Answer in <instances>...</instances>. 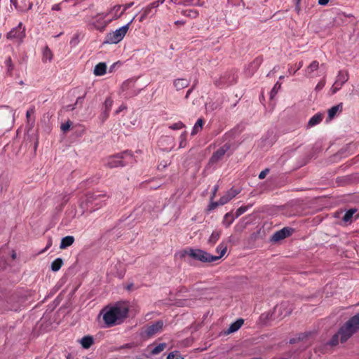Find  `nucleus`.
I'll use <instances>...</instances> for the list:
<instances>
[{"label": "nucleus", "instance_id": "f257e3e1", "mask_svg": "<svg viewBox=\"0 0 359 359\" xmlns=\"http://www.w3.org/2000/svg\"><path fill=\"white\" fill-rule=\"evenodd\" d=\"M129 308L123 302H116L114 305L107 306L100 312L107 327L120 325L128 318Z\"/></svg>", "mask_w": 359, "mask_h": 359}, {"label": "nucleus", "instance_id": "f03ea898", "mask_svg": "<svg viewBox=\"0 0 359 359\" xmlns=\"http://www.w3.org/2000/svg\"><path fill=\"white\" fill-rule=\"evenodd\" d=\"M359 330V313L351 318L332 337L329 344L336 346L340 341H346L355 332Z\"/></svg>", "mask_w": 359, "mask_h": 359}, {"label": "nucleus", "instance_id": "7ed1b4c3", "mask_svg": "<svg viewBox=\"0 0 359 359\" xmlns=\"http://www.w3.org/2000/svg\"><path fill=\"white\" fill-rule=\"evenodd\" d=\"M109 198V196L105 191H95L88 192L81 198L80 206L83 209L89 210L92 212L104 206Z\"/></svg>", "mask_w": 359, "mask_h": 359}, {"label": "nucleus", "instance_id": "20e7f679", "mask_svg": "<svg viewBox=\"0 0 359 359\" xmlns=\"http://www.w3.org/2000/svg\"><path fill=\"white\" fill-rule=\"evenodd\" d=\"M188 255L191 259L200 261L201 262H213L219 259V257L212 255L210 253L201 249H194L188 248L184 250L181 253V257H184Z\"/></svg>", "mask_w": 359, "mask_h": 359}, {"label": "nucleus", "instance_id": "39448f33", "mask_svg": "<svg viewBox=\"0 0 359 359\" xmlns=\"http://www.w3.org/2000/svg\"><path fill=\"white\" fill-rule=\"evenodd\" d=\"M133 162V156L129 151H125L122 153L109 156L106 163V165L109 168L123 167Z\"/></svg>", "mask_w": 359, "mask_h": 359}, {"label": "nucleus", "instance_id": "423d86ee", "mask_svg": "<svg viewBox=\"0 0 359 359\" xmlns=\"http://www.w3.org/2000/svg\"><path fill=\"white\" fill-rule=\"evenodd\" d=\"M135 18V17H134L127 25L120 27L114 32L107 34L105 37V43L112 44L120 42L126 36L129 29L130 25L133 22Z\"/></svg>", "mask_w": 359, "mask_h": 359}, {"label": "nucleus", "instance_id": "0eeeda50", "mask_svg": "<svg viewBox=\"0 0 359 359\" xmlns=\"http://www.w3.org/2000/svg\"><path fill=\"white\" fill-rule=\"evenodd\" d=\"M133 4H134V2H130V3L125 4L123 6V8H122V11L121 13H118V12L120 11L121 8L122 7V6L116 5L112 8H111V10L109 11V13H107L105 14L104 13L98 14L97 15H96L95 18L97 19V21L98 22V20H100L104 19L109 14H112L113 19H115V20L118 19L126 12V11L127 9L130 8Z\"/></svg>", "mask_w": 359, "mask_h": 359}, {"label": "nucleus", "instance_id": "6e6552de", "mask_svg": "<svg viewBox=\"0 0 359 359\" xmlns=\"http://www.w3.org/2000/svg\"><path fill=\"white\" fill-rule=\"evenodd\" d=\"M348 78L349 76L347 71H339L336 80L330 90L332 94H335L338 90H339L342 88L344 84L348 81Z\"/></svg>", "mask_w": 359, "mask_h": 359}, {"label": "nucleus", "instance_id": "1a4fd4ad", "mask_svg": "<svg viewBox=\"0 0 359 359\" xmlns=\"http://www.w3.org/2000/svg\"><path fill=\"white\" fill-rule=\"evenodd\" d=\"M164 323L163 320H158L152 325H147L145 327L144 332L142 333L143 337L150 338L154 335L159 333L162 331Z\"/></svg>", "mask_w": 359, "mask_h": 359}, {"label": "nucleus", "instance_id": "9d476101", "mask_svg": "<svg viewBox=\"0 0 359 359\" xmlns=\"http://www.w3.org/2000/svg\"><path fill=\"white\" fill-rule=\"evenodd\" d=\"M25 37V27L22 25V22H20L18 25L12 29L7 34V39L16 40L17 41H22Z\"/></svg>", "mask_w": 359, "mask_h": 359}, {"label": "nucleus", "instance_id": "9b49d317", "mask_svg": "<svg viewBox=\"0 0 359 359\" xmlns=\"http://www.w3.org/2000/svg\"><path fill=\"white\" fill-rule=\"evenodd\" d=\"M230 149V146L227 144H224L215 151L209 160V165H213L220 161L224 156L226 151Z\"/></svg>", "mask_w": 359, "mask_h": 359}, {"label": "nucleus", "instance_id": "f8f14e48", "mask_svg": "<svg viewBox=\"0 0 359 359\" xmlns=\"http://www.w3.org/2000/svg\"><path fill=\"white\" fill-rule=\"evenodd\" d=\"M276 312L281 318L289 316L292 311V306L288 302H283L274 308Z\"/></svg>", "mask_w": 359, "mask_h": 359}, {"label": "nucleus", "instance_id": "ddd939ff", "mask_svg": "<svg viewBox=\"0 0 359 359\" xmlns=\"http://www.w3.org/2000/svg\"><path fill=\"white\" fill-rule=\"evenodd\" d=\"M165 0H159L156 1L151 3L147 7L143 8L142 13L140 17L139 21L142 22L146 18H147L151 13H153V10L159 6L160 4H162Z\"/></svg>", "mask_w": 359, "mask_h": 359}, {"label": "nucleus", "instance_id": "4468645a", "mask_svg": "<svg viewBox=\"0 0 359 359\" xmlns=\"http://www.w3.org/2000/svg\"><path fill=\"white\" fill-rule=\"evenodd\" d=\"M294 232V229L290 227H284L282 229L275 232L272 236L271 240L273 241H279L287 237H289Z\"/></svg>", "mask_w": 359, "mask_h": 359}, {"label": "nucleus", "instance_id": "2eb2a0df", "mask_svg": "<svg viewBox=\"0 0 359 359\" xmlns=\"http://www.w3.org/2000/svg\"><path fill=\"white\" fill-rule=\"evenodd\" d=\"M239 193H240V190H238V189H236L233 188L230 189L219 198V201L220 205L226 204L229 201H230L232 198H233Z\"/></svg>", "mask_w": 359, "mask_h": 359}, {"label": "nucleus", "instance_id": "dca6fc26", "mask_svg": "<svg viewBox=\"0 0 359 359\" xmlns=\"http://www.w3.org/2000/svg\"><path fill=\"white\" fill-rule=\"evenodd\" d=\"M11 5H13L15 8L20 12L26 11L32 8V4H26V0H11Z\"/></svg>", "mask_w": 359, "mask_h": 359}, {"label": "nucleus", "instance_id": "f3484780", "mask_svg": "<svg viewBox=\"0 0 359 359\" xmlns=\"http://www.w3.org/2000/svg\"><path fill=\"white\" fill-rule=\"evenodd\" d=\"M319 67V62L317 60H313L304 70L305 76L308 78H313L314 76L313 72L318 70Z\"/></svg>", "mask_w": 359, "mask_h": 359}, {"label": "nucleus", "instance_id": "a211bd4d", "mask_svg": "<svg viewBox=\"0 0 359 359\" xmlns=\"http://www.w3.org/2000/svg\"><path fill=\"white\" fill-rule=\"evenodd\" d=\"M189 80L184 78L176 79L173 81V86L177 90H180L189 86Z\"/></svg>", "mask_w": 359, "mask_h": 359}, {"label": "nucleus", "instance_id": "6ab92c4d", "mask_svg": "<svg viewBox=\"0 0 359 359\" xmlns=\"http://www.w3.org/2000/svg\"><path fill=\"white\" fill-rule=\"evenodd\" d=\"M244 323V320L242 318H239L236 320L234 323H231L229 327V329L225 332L226 334H231L238 331L241 326Z\"/></svg>", "mask_w": 359, "mask_h": 359}, {"label": "nucleus", "instance_id": "aec40b11", "mask_svg": "<svg viewBox=\"0 0 359 359\" xmlns=\"http://www.w3.org/2000/svg\"><path fill=\"white\" fill-rule=\"evenodd\" d=\"M343 109V104L341 102L335 106L332 107L328 110V118L330 120L334 118L338 112H341Z\"/></svg>", "mask_w": 359, "mask_h": 359}, {"label": "nucleus", "instance_id": "412c9836", "mask_svg": "<svg viewBox=\"0 0 359 359\" xmlns=\"http://www.w3.org/2000/svg\"><path fill=\"white\" fill-rule=\"evenodd\" d=\"M107 65L104 62H99L94 68V74L95 76H103L106 74Z\"/></svg>", "mask_w": 359, "mask_h": 359}, {"label": "nucleus", "instance_id": "4be33fe9", "mask_svg": "<svg viewBox=\"0 0 359 359\" xmlns=\"http://www.w3.org/2000/svg\"><path fill=\"white\" fill-rule=\"evenodd\" d=\"M74 242V238L72 236H67L64 237L60 243V248L65 249L69 246H71Z\"/></svg>", "mask_w": 359, "mask_h": 359}, {"label": "nucleus", "instance_id": "5701e85b", "mask_svg": "<svg viewBox=\"0 0 359 359\" xmlns=\"http://www.w3.org/2000/svg\"><path fill=\"white\" fill-rule=\"evenodd\" d=\"M80 343H81V346H83V348L87 349V348H89L93 344L94 339H93V337L88 335V336L83 337L81 339Z\"/></svg>", "mask_w": 359, "mask_h": 359}, {"label": "nucleus", "instance_id": "b1692460", "mask_svg": "<svg viewBox=\"0 0 359 359\" xmlns=\"http://www.w3.org/2000/svg\"><path fill=\"white\" fill-rule=\"evenodd\" d=\"M236 218V215H233L231 212H227L224 217L222 223L226 228H228L233 222Z\"/></svg>", "mask_w": 359, "mask_h": 359}, {"label": "nucleus", "instance_id": "393cba45", "mask_svg": "<svg viewBox=\"0 0 359 359\" xmlns=\"http://www.w3.org/2000/svg\"><path fill=\"white\" fill-rule=\"evenodd\" d=\"M204 123L205 121L203 118H198L192 128L191 135L194 136L196 135L200 130H201L204 125Z\"/></svg>", "mask_w": 359, "mask_h": 359}, {"label": "nucleus", "instance_id": "a878e982", "mask_svg": "<svg viewBox=\"0 0 359 359\" xmlns=\"http://www.w3.org/2000/svg\"><path fill=\"white\" fill-rule=\"evenodd\" d=\"M181 13L182 15L189 18H191V19L196 18L198 16V12L196 9L183 10L181 12Z\"/></svg>", "mask_w": 359, "mask_h": 359}, {"label": "nucleus", "instance_id": "bb28decb", "mask_svg": "<svg viewBox=\"0 0 359 359\" xmlns=\"http://www.w3.org/2000/svg\"><path fill=\"white\" fill-rule=\"evenodd\" d=\"M323 118V116L321 114H316L314 116H313L309 121V126L312 127L314 126L318 123H320Z\"/></svg>", "mask_w": 359, "mask_h": 359}, {"label": "nucleus", "instance_id": "cd10ccee", "mask_svg": "<svg viewBox=\"0 0 359 359\" xmlns=\"http://www.w3.org/2000/svg\"><path fill=\"white\" fill-rule=\"evenodd\" d=\"M53 53L50 49L46 46L43 50V57L42 60L43 62H46L47 61H50L53 58Z\"/></svg>", "mask_w": 359, "mask_h": 359}, {"label": "nucleus", "instance_id": "c85d7f7f", "mask_svg": "<svg viewBox=\"0 0 359 359\" xmlns=\"http://www.w3.org/2000/svg\"><path fill=\"white\" fill-rule=\"evenodd\" d=\"M220 236L221 231H214L208 239V243L211 245H214L219 240Z\"/></svg>", "mask_w": 359, "mask_h": 359}, {"label": "nucleus", "instance_id": "c756f323", "mask_svg": "<svg viewBox=\"0 0 359 359\" xmlns=\"http://www.w3.org/2000/svg\"><path fill=\"white\" fill-rule=\"evenodd\" d=\"M112 105H113L112 99L109 97H107L104 101V111H105V118L109 117V114L111 109Z\"/></svg>", "mask_w": 359, "mask_h": 359}, {"label": "nucleus", "instance_id": "7c9ffc66", "mask_svg": "<svg viewBox=\"0 0 359 359\" xmlns=\"http://www.w3.org/2000/svg\"><path fill=\"white\" fill-rule=\"evenodd\" d=\"M35 113V107L34 106L29 107L27 112H26V118H27V123H32L33 124L35 121V119L34 118H32V116L34 115V114Z\"/></svg>", "mask_w": 359, "mask_h": 359}, {"label": "nucleus", "instance_id": "2f4dec72", "mask_svg": "<svg viewBox=\"0 0 359 359\" xmlns=\"http://www.w3.org/2000/svg\"><path fill=\"white\" fill-rule=\"evenodd\" d=\"M63 264V261L61 258L55 259L51 264V269L53 271H57L60 269Z\"/></svg>", "mask_w": 359, "mask_h": 359}, {"label": "nucleus", "instance_id": "473e14b6", "mask_svg": "<svg viewBox=\"0 0 359 359\" xmlns=\"http://www.w3.org/2000/svg\"><path fill=\"white\" fill-rule=\"evenodd\" d=\"M356 212L355 209L348 210L344 215L342 220L345 222H351L354 213Z\"/></svg>", "mask_w": 359, "mask_h": 359}, {"label": "nucleus", "instance_id": "72a5a7b5", "mask_svg": "<svg viewBox=\"0 0 359 359\" xmlns=\"http://www.w3.org/2000/svg\"><path fill=\"white\" fill-rule=\"evenodd\" d=\"M227 250V245L224 242H222L216 248V251L219 253V259L222 257Z\"/></svg>", "mask_w": 359, "mask_h": 359}, {"label": "nucleus", "instance_id": "f704fd0d", "mask_svg": "<svg viewBox=\"0 0 359 359\" xmlns=\"http://www.w3.org/2000/svg\"><path fill=\"white\" fill-rule=\"evenodd\" d=\"M166 347V344L161 343L155 346L154 348L151 350V353L152 355H157L162 352Z\"/></svg>", "mask_w": 359, "mask_h": 359}, {"label": "nucleus", "instance_id": "c9c22d12", "mask_svg": "<svg viewBox=\"0 0 359 359\" xmlns=\"http://www.w3.org/2000/svg\"><path fill=\"white\" fill-rule=\"evenodd\" d=\"M5 64H6V68H7V73L9 75H11L12 74V71L14 69V65H13L12 60H11V57H8L6 60Z\"/></svg>", "mask_w": 359, "mask_h": 359}, {"label": "nucleus", "instance_id": "e433bc0d", "mask_svg": "<svg viewBox=\"0 0 359 359\" xmlns=\"http://www.w3.org/2000/svg\"><path fill=\"white\" fill-rule=\"evenodd\" d=\"M135 83L133 81L128 80L123 83L121 89L123 91L128 90L130 88H133L135 86Z\"/></svg>", "mask_w": 359, "mask_h": 359}, {"label": "nucleus", "instance_id": "4c0bfd02", "mask_svg": "<svg viewBox=\"0 0 359 359\" xmlns=\"http://www.w3.org/2000/svg\"><path fill=\"white\" fill-rule=\"evenodd\" d=\"M252 206V205H243V206H241L239 208H238L236 211V213H235V215H236V217H238L239 216H241V215H243L244 212H245L249 208H250Z\"/></svg>", "mask_w": 359, "mask_h": 359}, {"label": "nucleus", "instance_id": "58836bf2", "mask_svg": "<svg viewBox=\"0 0 359 359\" xmlns=\"http://www.w3.org/2000/svg\"><path fill=\"white\" fill-rule=\"evenodd\" d=\"M303 66V61H300L295 67H290L288 69V72L291 75H294L296 72L300 69Z\"/></svg>", "mask_w": 359, "mask_h": 359}, {"label": "nucleus", "instance_id": "ea45409f", "mask_svg": "<svg viewBox=\"0 0 359 359\" xmlns=\"http://www.w3.org/2000/svg\"><path fill=\"white\" fill-rule=\"evenodd\" d=\"M167 359H184V358L182 357L180 352L175 351V352L170 353L167 357Z\"/></svg>", "mask_w": 359, "mask_h": 359}, {"label": "nucleus", "instance_id": "a19ab883", "mask_svg": "<svg viewBox=\"0 0 359 359\" xmlns=\"http://www.w3.org/2000/svg\"><path fill=\"white\" fill-rule=\"evenodd\" d=\"M281 83L279 82H277L275 83L273 88H272L271 91V98H273L278 93V90L280 88Z\"/></svg>", "mask_w": 359, "mask_h": 359}, {"label": "nucleus", "instance_id": "79ce46f5", "mask_svg": "<svg viewBox=\"0 0 359 359\" xmlns=\"http://www.w3.org/2000/svg\"><path fill=\"white\" fill-rule=\"evenodd\" d=\"M184 127V125L181 121L172 124L171 126H169V128L172 130H180L183 128Z\"/></svg>", "mask_w": 359, "mask_h": 359}, {"label": "nucleus", "instance_id": "37998d69", "mask_svg": "<svg viewBox=\"0 0 359 359\" xmlns=\"http://www.w3.org/2000/svg\"><path fill=\"white\" fill-rule=\"evenodd\" d=\"M325 85V78H323V79L322 80H320V81L318 83V84L316 85V88H315V89H316V91H320V90H321L324 88Z\"/></svg>", "mask_w": 359, "mask_h": 359}, {"label": "nucleus", "instance_id": "c03bdc74", "mask_svg": "<svg viewBox=\"0 0 359 359\" xmlns=\"http://www.w3.org/2000/svg\"><path fill=\"white\" fill-rule=\"evenodd\" d=\"M186 137H187L186 132H184L181 135V136H180L181 142L180 143V147L182 148V147H185V145H186Z\"/></svg>", "mask_w": 359, "mask_h": 359}, {"label": "nucleus", "instance_id": "a18cd8bd", "mask_svg": "<svg viewBox=\"0 0 359 359\" xmlns=\"http://www.w3.org/2000/svg\"><path fill=\"white\" fill-rule=\"evenodd\" d=\"M70 126H71V122L70 121H67L65 123L62 124L61 130L64 133H66L67 131H68L69 130Z\"/></svg>", "mask_w": 359, "mask_h": 359}, {"label": "nucleus", "instance_id": "49530a36", "mask_svg": "<svg viewBox=\"0 0 359 359\" xmlns=\"http://www.w3.org/2000/svg\"><path fill=\"white\" fill-rule=\"evenodd\" d=\"M269 169H268V168H266V169H265V170H262V171L259 173V178L260 180H263V179H264V178L266 177V175L269 173Z\"/></svg>", "mask_w": 359, "mask_h": 359}, {"label": "nucleus", "instance_id": "de8ad7c7", "mask_svg": "<svg viewBox=\"0 0 359 359\" xmlns=\"http://www.w3.org/2000/svg\"><path fill=\"white\" fill-rule=\"evenodd\" d=\"M219 205H220L219 201L217 202H211L209 205V210H212Z\"/></svg>", "mask_w": 359, "mask_h": 359}, {"label": "nucleus", "instance_id": "09e8293b", "mask_svg": "<svg viewBox=\"0 0 359 359\" xmlns=\"http://www.w3.org/2000/svg\"><path fill=\"white\" fill-rule=\"evenodd\" d=\"M120 66H121L120 62H114V64H112L110 66V67L109 69V72H113L116 67H120Z\"/></svg>", "mask_w": 359, "mask_h": 359}, {"label": "nucleus", "instance_id": "8fccbe9b", "mask_svg": "<svg viewBox=\"0 0 359 359\" xmlns=\"http://www.w3.org/2000/svg\"><path fill=\"white\" fill-rule=\"evenodd\" d=\"M62 2L54 4L52 6V10L53 11H60L61 10V5H62Z\"/></svg>", "mask_w": 359, "mask_h": 359}, {"label": "nucleus", "instance_id": "3c124183", "mask_svg": "<svg viewBox=\"0 0 359 359\" xmlns=\"http://www.w3.org/2000/svg\"><path fill=\"white\" fill-rule=\"evenodd\" d=\"M260 64V61L258 58L255 59L252 63H251V66L252 67H254L255 68H257L258 66Z\"/></svg>", "mask_w": 359, "mask_h": 359}, {"label": "nucleus", "instance_id": "603ef678", "mask_svg": "<svg viewBox=\"0 0 359 359\" xmlns=\"http://www.w3.org/2000/svg\"><path fill=\"white\" fill-rule=\"evenodd\" d=\"M140 90H135L134 92H128V93H127V95H128V96H135V95H138V94L140 93Z\"/></svg>", "mask_w": 359, "mask_h": 359}, {"label": "nucleus", "instance_id": "864d4df0", "mask_svg": "<svg viewBox=\"0 0 359 359\" xmlns=\"http://www.w3.org/2000/svg\"><path fill=\"white\" fill-rule=\"evenodd\" d=\"M185 23L186 22L184 20H177L175 22V25L177 26H183Z\"/></svg>", "mask_w": 359, "mask_h": 359}, {"label": "nucleus", "instance_id": "5fc2aeb1", "mask_svg": "<svg viewBox=\"0 0 359 359\" xmlns=\"http://www.w3.org/2000/svg\"><path fill=\"white\" fill-rule=\"evenodd\" d=\"M329 2V0H318V4L322 6H325Z\"/></svg>", "mask_w": 359, "mask_h": 359}, {"label": "nucleus", "instance_id": "6e6d98bb", "mask_svg": "<svg viewBox=\"0 0 359 359\" xmlns=\"http://www.w3.org/2000/svg\"><path fill=\"white\" fill-rule=\"evenodd\" d=\"M218 189H219V187H218V186H217V185H215V186L214 187L213 193H212V196L211 197V199L215 196L216 192L217 191Z\"/></svg>", "mask_w": 359, "mask_h": 359}, {"label": "nucleus", "instance_id": "4d7b16f0", "mask_svg": "<svg viewBox=\"0 0 359 359\" xmlns=\"http://www.w3.org/2000/svg\"><path fill=\"white\" fill-rule=\"evenodd\" d=\"M193 88H190L187 90L185 97L188 98L191 93L192 92Z\"/></svg>", "mask_w": 359, "mask_h": 359}, {"label": "nucleus", "instance_id": "13d9d810", "mask_svg": "<svg viewBox=\"0 0 359 359\" xmlns=\"http://www.w3.org/2000/svg\"><path fill=\"white\" fill-rule=\"evenodd\" d=\"M299 339H300V338H299L298 339H295V338L291 339L290 340V344H294V343H296Z\"/></svg>", "mask_w": 359, "mask_h": 359}, {"label": "nucleus", "instance_id": "bf43d9fd", "mask_svg": "<svg viewBox=\"0 0 359 359\" xmlns=\"http://www.w3.org/2000/svg\"><path fill=\"white\" fill-rule=\"evenodd\" d=\"M123 109H125V107H123V106H121V107L118 108V109H117V110L116 111V114H118L120 111H121L123 110Z\"/></svg>", "mask_w": 359, "mask_h": 359}, {"label": "nucleus", "instance_id": "052dcab7", "mask_svg": "<svg viewBox=\"0 0 359 359\" xmlns=\"http://www.w3.org/2000/svg\"><path fill=\"white\" fill-rule=\"evenodd\" d=\"M101 117L102 119V121H104L107 118H105V111L104 110V112L101 114Z\"/></svg>", "mask_w": 359, "mask_h": 359}, {"label": "nucleus", "instance_id": "680f3d73", "mask_svg": "<svg viewBox=\"0 0 359 359\" xmlns=\"http://www.w3.org/2000/svg\"><path fill=\"white\" fill-rule=\"evenodd\" d=\"M51 245H52V243H51V241H49V243H48V245H47V246H46V249H45L43 252H44V251H45L46 250H47L48 248H49L51 246Z\"/></svg>", "mask_w": 359, "mask_h": 359}, {"label": "nucleus", "instance_id": "e2e57ef3", "mask_svg": "<svg viewBox=\"0 0 359 359\" xmlns=\"http://www.w3.org/2000/svg\"><path fill=\"white\" fill-rule=\"evenodd\" d=\"M133 284L128 285L127 286V289H128V290H131V288L133 287Z\"/></svg>", "mask_w": 359, "mask_h": 359}, {"label": "nucleus", "instance_id": "0e129e2a", "mask_svg": "<svg viewBox=\"0 0 359 359\" xmlns=\"http://www.w3.org/2000/svg\"><path fill=\"white\" fill-rule=\"evenodd\" d=\"M83 98L82 97H78L77 100H76V103L80 100H82Z\"/></svg>", "mask_w": 359, "mask_h": 359}, {"label": "nucleus", "instance_id": "69168bd1", "mask_svg": "<svg viewBox=\"0 0 359 359\" xmlns=\"http://www.w3.org/2000/svg\"><path fill=\"white\" fill-rule=\"evenodd\" d=\"M12 257H13V259H15V253H13V255H12Z\"/></svg>", "mask_w": 359, "mask_h": 359}, {"label": "nucleus", "instance_id": "338daca9", "mask_svg": "<svg viewBox=\"0 0 359 359\" xmlns=\"http://www.w3.org/2000/svg\"><path fill=\"white\" fill-rule=\"evenodd\" d=\"M296 1H297V4H299L300 3L301 0H296Z\"/></svg>", "mask_w": 359, "mask_h": 359}, {"label": "nucleus", "instance_id": "774afa93", "mask_svg": "<svg viewBox=\"0 0 359 359\" xmlns=\"http://www.w3.org/2000/svg\"><path fill=\"white\" fill-rule=\"evenodd\" d=\"M107 24H108L107 22H105L104 26H103V28L105 27L107 25Z\"/></svg>", "mask_w": 359, "mask_h": 359}]
</instances>
